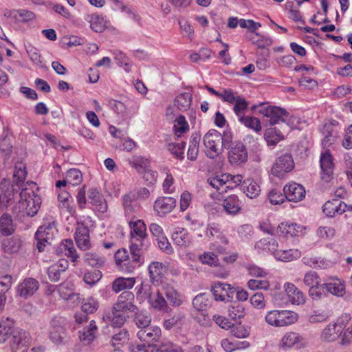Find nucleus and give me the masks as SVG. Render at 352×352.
I'll return each mask as SVG.
<instances>
[{"label":"nucleus","mask_w":352,"mask_h":352,"mask_svg":"<svg viewBox=\"0 0 352 352\" xmlns=\"http://www.w3.org/2000/svg\"><path fill=\"white\" fill-rule=\"evenodd\" d=\"M162 288L168 306L179 307L184 304V296L173 285L166 283L162 285Z\"/></svg>","instance_id":"ddd939ff"},{"label":"nucleus","mask_w":352,"mask_h":352,"mask_svg":"<svg viewBox=\"0 0 352 352\" xmlns=\"http://www.w3.org/2000/svg\"><path fill=\"white\" fill-rule=\"evenodd\" d=\"M239 121L242 123L245 126L251 129L255 132H259L261 131L262 126L260 120L258 118L254 116H241L239 118Z\"/></svg>","instance_id":"8fccbe9b"},{"label":"nucleus","mask_w":352,"mask_h":352,"mask_svg":"<svg viewBox=\"0 0 352 352\" xmlns=\"http://www.w3.org/2000/svg\"><path fill=\"white\" fill-rule=\"evenodd\" d=\"M248 287L251 290H267L270 287V283L266 279H251L248 282Z\"/></svg>","instance_id":"e2e57ef3"},{"label":"nucleus","mask_w":352,"mask_h":352,"mask_svg":"<svg viewBox=\"0 0 352 352\" xmlns=\"http://www.w3.org/2000/svg\"><path fill=\"white\" fill-rule=\"evenodd\" d=\"M3 15L6 18L10 19L15 23H27L35 19L34 12L25 9H5Z\"/></svg>","instance_id":"a211bd4d"},{"label":"nucleus","mask_w":352,"mask_h":352,"mask_svg":"<svg viewBox=\"0 0 352 352\" xmlns=\"http://www.w3.org/2000/svg\"><path fill=\"white\" fill-rule=\"evenodd\" d=\"M146 294L148 295V301L151 308L158 311H168L169 309L168 304L167 303L166 298L159 291L151 292L149 289Z\"/></svg>","instance_id":"4be33fe9"},{"label":"nucleus","mask_w":352,"mask_h":352,"mask_svg":"<svg viewBox=\"0 0 352 352\" xmlns=\"http://www.w3.org/2000/svg\"><path fill=\"white\" fill-rule=\"evenodd\" d=\"M59 206L62 210H65L70 216L75 217L76 211L75 206L72 201V197L67 192H64L58 195Z\"/></svg>","instance_id":"72a5a7b5"},{"label":"nucleus","mask_w":352,"mask_h":352,"mask_svg":"<svg viewBox=\"0 0 352 352\" xmlns=\"http://www.w3.org/2000/svg\"><path fill=\"white\" fill-rule=\"evenodd\" d=\"M192 96L189 92H183L178 94L175 100L174 104L181 111L190 109L192 104Z\"/></svg>","instance_id":"58836bf2"},{"label":"nucleus","mask_w":352,"mask_h":352,"mask_svg":"<svg viewBox=\"0 0 352 352\" xmlns=\"http://www.w3.org/2000/svg\"><path fill=\"white\" fill-rule=\"evenodd\" d=\"M221 206L223 210L229 215H236L242 210V203L236 195L226 197L223 200Z\"/></svg>","instance_id":"5701e85b"},{"label":"nucleus","mask_w":352,"mask_h":352,"mask_svg":"<svg viewBox=\"0 0 352 352\" xmlns=\"http://www.w3.org/2000/svg\"><path fill=\"white\" fill-rule=\"evenodd\" d=\"M97 329L96 322L91 320L88 327L83 329L82 331L80 333V340L85 342H90L95 338V333Z\"/></svg>","instance_id":"09e8293b"},{"label":"nucleus","mask_w":352,"mask_h":352,"mask_svg":"<svg viewBox=\"0 0 352 352\" xmlns=\"http://www.w3.org/2000/svg\"><path fill=\"white\" fill-rule=\"evenodd\" d=\"M172 239L176 245L182 248L188 247L192 243L190 233L184 228L176 230L172 235Z\"/></svg>","instance_id":"2f4dec72"},{"label":"nucleus","mask_w":352,"mask_h":352,"mask_svg":"<svg viewBox=\"0 0 352 352\" xmlns=\"http://www.w3.org/2000/svg\"><path fill=\"white\" fill-rule=\"evenodd\" d=\"M27 176L26 166L23 162L15 164L14 177L19 182H24Z\"/></svg>","instance_id":"0e129e2a"},{"label":"nucleus","mask_w":352,"mask_h":352,"mask_svg":"<svg viewBox=\"0 0 352 352\" xmlns=\"http://www.w3.org/2000/svg\"><path fill=\"white\" fill-rule=\"evenodd\" d=\"M320 166V179L325 183L330 182L333 179L335 163L333 157L329 151L321 153Z\"/></svg>","instance_id":"1a4fd4ad"},{"label":"nucleus","mask_w":352,"mask_h":352,"mask_svg":"<svg viewBox=\"0 0 352 352\" xmlns=\"http://www.w3.org/2000/svg\"><path fill=\"white\" fill-rule=\"evenodd\" d=\"M349 320L347 316L341 315L334 322L328 324L321 331V340L327 342H333L340 338V333Z\"/></svg>","instance_id":"0eeeda50"},{"label":"nucleus","mask_w":352,"mask_h":352,"mask_svg":"<svg viewBox=\"0 0 352 352\" xmlns=\"http://www.w3.org/2000/svg\"><path fill=\"white\" fill-rule=\"evenodd\" d=\"M176 200L170 197H161L154 203V210L159 216H164L170 212L175 207Z\"/></svg>","instance_id":"aec40b11"},{"label":"nucleus","mask_w":352,"mask_h":352,"mask_svg":"<svg viewBox=\"0 0 352 352\" xmlns=\"http://www.w3.org/2000/svg\"><path fill=\"white\" fill-rule=\"evenodd\" d=\"M135 296L132 292H123L118 298L109 316L113 325H123L130 314L136 313L138 307L134 304Z\"/></svg>","instance_id":"f03ea898"},{"label":"nucleus","mask_w":352,"mask_h":352,"mask_svg":"<svg viewBox=\"0 0 352 352\" xmlns=\"http://www.w3.org/2000/svg\"><path fill=\"white\" fill-rule=\"evenodd\" d=\"M303 231V228L289 222L280 223L276 229V235L282 237H289L296 236L298 233Z\"/></svg>","instance_id":"393cba45"},{"label":"nucleus","mask_w":352,"mask_h":352,"mask_svg":"<svg viewBox=\"0 0 352 352\" xmlns=\"http://www.w3.org/2000/svg\"><path fill=\"white\" fill-rule=\"evenodd\" d=\"M346 204L340 199H334L327 201L322 208L323 212L329 217H333L344 212Z\"/></svg>","instance_id":"cd10ccee"},{"label":"nucleus","mask_w":352,"mask_h":352,"mask_svg":"<svg viewBox=\"0 0 352 352\" xmlns=\"http://www.w3.org/2000/svg\"><path fill=\"white\" fill-rule=\"evenodd\" d=\"M84 259L86 263L92 267H100L104 263V258L96 253L87 252L84 256Z\"/></svg>","instance_id":"13d9d810"},{"label":"nucleus","mask_w":352,"mask_h":352,"mask_svg":"<svg viewBox=\"0 0 352 352\" xmlns=\"http://www.w3.org/2000/svg\"><path fill=\"white\" fill-rule=\"evenodd\" d=\"M199 258L201 263L205 265L217 266L219 264V258L213 252H204L203 254L199 256Z\"/></svg>","instance_id":"680f3d73"},{"label":"nucleus","mask_w":352,"mask_h":352,"mask_svg":"<svg viewBox=\"0 0 352 352\" xmlns=\"http://www.w3.org/2000/svg\"><path fill=\"white\" fill-rule=\"evenodd\" d=\"M56 232L57 230L54 223L45 224L38 228L36 232V239L39 252L43 251L46 244L50 243Z\"/></svg>","instance_id":"9b49d317"},{"label":"nucleus","mask_w":352,"mask_h":352,"mask_svg":"<svg viewBox=\"0 0 352 352\" xmlns=\"http://www.w3.org/2000/svg\"><path fill=\"white\" fill-rule=\"evenodd\" d=\"M50 338L55 344H61L65 337V331L62 326L57 321L52 322L49 330Z\"/></svg>","instance_id":"4c0bfd02"},{"label":"nucleus","mask_w":352,"mask_h":352,"mask_svg":"<svg viewBox=\"0 0 352 352\" xmlns=\"http://www.w3.org/2000/svg\"><path fill=\"white\" fill-rule=\"evenodd\" d=\"M248 155L245 146L237 142L229 149L228 161L233 166H241L248 161Z\"/></svg>","instance_id":"f8f14e48"},{"label":"nucleus","mask_w":352,"mask_h":352,"mask_svg":"<svg viewBox=\"0 0 352 352\" xmlns=\"http://www.w3.org/2000/svg\"><path fill=\"white\" fill-rule=\"evenodd\" d=\"M252 109L268 119L270 124L274 125L287 120L289 113L283 108L270 105L267 102H261L252 107Z\"/></svg>","instance_id":"39448f33"},{"label":"nucleus","mask_w":352,"mask_h":352,"mask_svg":"<svg viewBox=\"0 0 352 352\" xmlns=\"http://www.w3.org/2000/svg\"><path fill=\"white\" fill-rule=\"evenodd\" d=\"M163 174L164 175V181L162 182V189L165 193H172L174 192L173 184L175 182L173 175L167 168L164 169Z\"/></svg>","instance_id":"4d7b16f0"},{"label":"nucleus","mask_w":352,"mask_h":352,"mask_svg":"<svg viewBox=\"0 0 352 352\" xmlns=\"http://www.w3.org/2000/svg\"><path fill=\"white\" fill-rule=\"evenodd\" d=\"M284 290L292 305H299L305 303V295L294 284L290 283H285L284 285Z\"/></svg>","instance_id":"bb28decb"},{"label":"nucleus","mask_w":352,"mask_h":352,"mask_svg":"<svg viewBox=\"0 0 352 352\" xmlns=\"http://www.w3.org/2000/svg\"><path fill=\"white\" fill-rule=\"evenodd\" d=\"M68 267V262L65 259H60L52 264L47 269L49 278L56 282L60 279V273L65 272Z\"/></svg>","instance_id":"7c9ffc66"},{"label":"nucleus","mask_w":352,"mask_h":352,"mask_svg":"<svg viewBox=\"0 0 352 352\" xmlns=\"http://www.w3.org/2000/svg\"><path fill=\"white\" fill-rule=\"evenodd\" d=\"M299 319L298 313L287 309H272L266 312L265 322L276 328L286 327L294 324Z\"/></svg>","instance_id":"20e7f679"},{"label":"nucleus","mask_w":352,"mask_h":352,"mask_svg":"<svg viewBox=\"0 0 352 352\" xmlns=\"http://www.w3.org/2000/svg\"><path fill=\"white\" fill-rule=\"evenodd\" d=\"M131 165L133 166L138 171H140V168L144 167L143 177L145 180L150 183L154 182L157 179V173L150 168H147L148 161L143 157H136L130 162Z\"/></svg>","instance_id":"b1692460"},{"label":"nucleus","mask_w":352,"mask_h":352,"mask_svg":"<svg viewBox=\"0 0 352 352\" xmlns=\"http://www.w3.org/2000/svg\"><path fill=\"white\" fill-rule=\"evenodd\" d=\"M329 318V313L325 309H317L308 316V321L311 324L326 322Z\"/></svg>","instance_id":"49530a36"},{"label":"nucleus","mask_w":352,"mask_h":352,"mask_svg":"<svg viewBox=\"0 0 352 352\" xmlns=\"http://www.w3.org/2000/svg\"><path fill=\"white\" fill-rule=\"evenodd\" d=\"M294 168V162L291 155L285 154L277 157L271 168V173L277 177H283Z\"/></svg>","instance_id":"9d476101"},{"label":"nucleus","mask_w":352,"mask_h":352,"mask_svg":"<svg viewBox=\"0 0 352 352\" xmlns=\"http://www.w3.org/2000/svg\"><path fill=\"white\" fill-rule=\"evenodd\" d=\"M335 123L325 124L323 128L322 133L324 134V139L322 142V145L324 147H329L331 145L337 138V133L333 130V126L336 125Z\"/></svg>","instance_id":"37998d69"},{"label":"nucleus","mask_w":352,"mask_h":352,"mask_svg":"<svg viewBox=\"0 0 352 352\" xmlns=\"http://www.w3.org/2000/svg\"><path fill=\"white\" fill-rule=\"evenodd\" d=\"M321 287H324L331 294L338 297H342L346 294L345 282L336 276L329 277L327 282L322 284Z\"/></svg>","instance_id":"f3484780"},{"label":"nucleus","mask_w":352,"mask_h":352,"mask_svg":"<svg viewBox=\"0 0 352 352\" xmlns=\"http://www.w3.org/2000/svg\"><path fill=\"white\" fill-rule=\"evenodd\" d=\"M60 253L70 257L73 262H76L78 258L74 248L73 241L70 239L64 240L58 246Z\"/></svg>","instance_id":"79ce46f5"},{"label":"nucleus","mask_w":352,"mask_h":352,"mask_svg":"<svg viewBox=\"0 0 352 352\" xmlns=\"http://www.w3.org/2000/svg\"><path fill=\"white\" fill-rule=\"evenodd\" d=\"M306 346L307 342L304 337L298 332L293 331L285 333L278 343V347L283 350L292 348L301 349Z\"/></svg>","instance_id":"6e6552de"},{"label":"nucleus","mask_w":352,"mask_h":352,"mask_svg":"<svg viewBox=\"0 0 352 352\" xmlns=\"http://www.w3.org/2000/svg\"><path fill=\"white\" fill-rule=\"evenodd\" d=\"M249 39L253 44L257 45L260 48H264L265 47L270 46L272 43V38L262 36L257 32L254 35L250 36Z\"/></svg>","instance_id":"052dcab7"},{"label":"nucleus","mask_w":352,"mask_h":352,"mask_svg":"<svg viewBox=\"0 0 352 352\" xmlns=\"http://www.w3.org/2000/svg\"><path fill=\"white\" fill-rule=\"evenodd\" d=\"M38 282L32 278H29L25 279L17 287V293L21 297L28 298L32 296L38 289Z\"/></svg>","instance_id":"a878e982"},{"label":"nucleus","mask_w":352,"mask_h":352,"mask_svg":"<svg viewBox=\"0 0 352 352\" xmlns=\"http://www.w3.org/2000/svg\"><path fill=\"white\" fill-rule=\"evenodd\" d=\"M131 229L130 235L132 239H143L146 236V226L140 219H132L129 223Z\"/></svg>","instance_id":"c756f323"},{"label":"nucleus","mask_w":352,"mask_h":352,"mask_svg":"<svg viewBox=\"0 0 352 352\" xmlns=\"http://www.w3.org/2000/svg\"><path fill=\"white\" fill-rule=\"evenodd\" d=\"M89 199L96 209L100 212H104L107 210V204L104 199L102 195L96 189H91L89 191Z\"/></svg>","instance_id":"473e14b6"},{"label":"nucleus","mask_w":352,"mask_h":352,"mask_svg":"<svg viewBox=\"0 0 352 352\" xmlns=\"http://www.w3.org/2000/svg\"><path fill=\"white\" fill-rule=\"evenodd\" d=\"M66 179L69 184L76 186L82 182V175L78 169L72 168L67 171Z\"/></svg>","instance_id":"bf43d9fd"},{"label":"nucleus","mask_w":352,"mask_h":352,"mask_svg":"<svg viewBox=\"0 0 352 352\" xmlns=\"http://www.w3.org/2000/svg\"><path fill=\"white\" fill-rule=\"evenodd\" d=\"M221 346L226 352H232L234 350L246 349L250 344L246 341L235 342L229 338H225L221 341Z\"/></svg>","instance_id":"a18cd8bd"},{"label":"nucleus","mask_w":352,"mask_h":352,"mask_svg":"<svg viewBox=\"0 0 352 352\" xmlns=\"http://www.w3.org/2000/svg\"><path fill=\"white\" fill-rule=\"evenodd\" d=\"M151 318L148 314H144L142 312L136 313L135 322L139 328L144 329L148 327L151 323Z\"/></svg>","instance_id":"69168bd1"},{"label":"nucleus","mask_w":352,"mask_h":352,"mask_svg":"<svg viewBox=\"0 0 352 352\" xmlns=\"http://www.w3.org/2000/svg\"><path fill=\"white\" fill-rule=\"evenodd\" d=\"M150 280L152 283L160 285H163V279L167 272V267L162 263L153 261L148 266Z\"/></svg>","instance_id":"4468645a"},{"label":"nucleus","mask_w":352,"mask_h":352,"mask_svg":"<svg viewBox=\"0 0 352 352\" xmlns=\"http://www.w3.org/2000/svg\"><path fill=\"white\" fill-rule=\"evenodd\" d=\"M173 130L175 134L179 137L189 130V125L184 116H179L175 119Z\"/></svg>","instance_id":"5fc2aeb1"},{"label":"nucleus","mask_w":352,"mask_h":352,"mask_svg":"<svg viewBox=\"0 0 352 352\" xmlns=\"http://www.w3.org/2000/svg\"><path fill=\"white\" fill-rule=\"evenodd\" d=\"M317 237L322 240H330L336 235V230L330 226H321L316 231Z\"/></svg>","instance_id":"6e6d98bb"},{"label":"nucleus","mask_w":352,"mask_h":352,"mask_svg":"<svg viewBox=\"0 0 352 352\" xmlns=\"http://www.w3.org/2000/svg\"><path fill=\"white\" fill-rule=\"evenodd\" d=\"M136 283L135 278L133 277H119L114 280L112 283V290L116 293L126 289H130L133 287Z\"/></svg>","instance_id":"c9c22d12"},{"label":"nucleus","mask_w":352,"mask_h":352,"mask_svg":"<svg viewBox=\"0 0 352 352\" xmlns=\"http://www.w3.org/2000/svg\"><path fill=\"white\" fill-rule=\"evenodd\" d=\"M285 198L289 201L298 202L305 197V188L297 183L292 182L286 185L283 189Z\"/></svg>","instance_id":"6ab92c4d"},{"label":"nucleus","mask_w":352,"mask_h":352,"mask_svg":"<svg viewBox=\"0 0 352 352\" xmlns=\"http://www.w3.org/2000/svg\"><path fill=\"white\" fill-rule=\"evenodd\" d=\"M233 139L230 131H225L223 134L216 130L209 131L204 137V144L206 155L214 159L221 155L223 147L229 145Z\"/></svg>","instance_id":"7ed1b4c3"},{"label":"nucleus","mask_w":352,"mask_h":352,"mask_svg":"<svg viewBox=\"0 0 352 352\" xmlns=\"http://www.w3.org/2000/svg\"><path fill=\"white\" fill-rule=\"evenodd\" d=\"M342 316H347L349 318L340 333V345L347 346L352 343V317L349 314H343Z\"/></svg>","instance_id":"a19ab883"},{"label":"nucleus","mask_w":352,"mask_h":352,"mask_svg":"<svg viewBox=\"0 0 352 352\" xmlns=\"http://www.w3.org/2000/svg\"><path fill=\"white\" fill-rule=\"evenodd\" d=\"M75 240L78 247L82 250H87L91 248L89 228L82 223H78Z\"/></svg>","instance_id":"412c9836"},{"label":"nucleus","mask_w":352,"mask_h":352,"mask_svg":"<svg viewBox=\"0 0 352 352\" xmlns=\"http://www.w3.org/2000/svg\"><path fill=\"white\" fill-rule=\"evenodd\" d=\"M14 230L12 220L8 215H3L0 218V232L3 235H10Z\"/></svg>","instance_id":"864d4df0"},{"label":"nucleus","mask_w":352,"mask_h":352,"mask_svg":"<svg viewBox=\"0 0 352 352\" xmlns=\"http://www.w3.org/2000/svg\"><path fill=\"white\" fill-rule=\"evenodd\" d=\"M99 307L98 302L93 298H89L84 301L81 309L86 314H93Z\"/></svg>","instance_id":"774afa93"},{"label":"nucleus","mask_w":352,"mask_h":352,"mask_svg":"<svg viewBox=\"0 0 352 352\" xmlns=\"http://www.w3.org/2000/svg\"><path fill=\"white\" fill-rule=\"evenodd\" d=\"M239 25L241 28L248 30L252 33H256L255 31L261 27L259 22H256L252 19H241L239 21Z\"/></svg>","instance_id":"338daca9"},{"label":"nucleus","mask_w":352,"mask_h":352,"mask_svg":"<svg viewBox=\"0 0 352 352\" xmlns=\"http://www.w3.org/2000/svg\"><path fill=\"white\" fill-rule=\"evenodd\" d=\"M36 184L28 182L21 189L20 199L16 204L14 210L22 217H34L36 215L41 205V198L35 192Z\"/></svg>","instance_id":"f257e3e1"},{"label":"nucleus","mask_w":352,"mask_h":352,"mask_svg":"<svg viewBox=\"0 0 352 352\" xmlns=\"http://www.w3.org/2000/svg\"><path fill=\"white\" fill-rule=\"evenodd\" d=\"M242 179L241 175H232L229 173H222L208 179V182L212 188L220 193H224L228 190L238 186L241 183Z\"/></svg>","instance_id":"423d86ee"},{"label":"nucleus","mask_w":352,"mask_h":352,"mask_svg":"<svg viewBox=\"0 0 352 352\" xmlns=\"http://www.w3.org/2000/svg\"><path fill=\"white\" fill-rule=\"evenodd\" d=\"M32 343V338L29 333L20 331L13 336L12 344V352H28Z\"/></svg>","instance_id":"2eb2a0df"},{"label":"nucleus","mask_w":352,"mask_h":352,"mask_svg":"<svg viewBox=\"0 0 352 352\" xmlns=\"http://www.w3.org/2000/svg\"><path fill=\"white\" fill-rule=\"evenodd\" d=\"M87 19L90 23L91 30L96 32H102L107 27L104 19L98 15H88Z\"/></svg>","instance_id":"de8ad7c7"},{"label":"nucleus","mask_w":352,"mask_h":352,"mask_svg":"<svg viewBox=\"0 0 352 352\" xmlns=\"http://www.w3.org/2000/svg\"><path fill=\"white\" fill-rule=\"evenodd\" d=\"M276 248H278V243L274 239H263L255 245V248L258 252H270L273 254Z\"/></svg>","instance_id":"c03bdc74"},{"label":"nucleus","mask_w":352,"mask_h":352,"mask_svg":"<svg viewBox=\"0 0 352 352\" xmlns=\"http://www.w3.org/2000/svg\"><path fill=\"white\" fill-rule=\"evenodd\" d=\"M212 293L217 301H226L233 296L234 289L230 284L215 283L212 287Z\"/></svg>","instance_id":"dca6fc26"},{"label":"nucleus","mask_w":352,"mask_h":352,"mask_svg":"<svg viewBox=\"0 0 352 352\" xmlns=\"http://www.w3.org/2000/svg\"><path fill=\"white\" fill-rule=\"evenodd\" d=\"M274 256L278 261L289 262L300 257V252L297 249L278 250L276 248Z\"/></svg>","instance_id":"ea45409f"},{"label":"nucleus","mask_w":352,"mask_h":352,"mask_svg":"<svg viewBox=\"0 0 352 352\" xmlns=\"http://www.w3.org/2000/svg\"><path fill=\"white\" fill-rule=\"evenodd\" d=\"M12 329L13 322L8 318L0 322V344L7 340L12 332Z\"/></svg>","instance_id":"603ef678"},{"label":"nucleus","mask_w":352,"mask_h":352,"mask_svg":"<svg viewBox=\"0 0 352 352\" xmlns=\"http://www.w3.org/2000/svg\"><path fill=\"white\" fill-rule=\"evenodd\" d=\"M264 139L270 146H274L285 139L284 135L277 128L272 127L266 129Z\"/></svg>","instance_id":"f704fd0d"},{"label":"nucleus","mask_w":352,"mask_h":352,"mask_svg":"<svg viewBox=\"0 0 352 352\" xmlns=\"http://www.w3.org/2000/svg\"><path fill=\"white\" fill-rule=\"evenodd\" d=\"M241 188L247 197L253 199L259 195L260 186L252 179L248 178L242 184Z\"/></svg>","instance_id":"e433bc0d"},{"label":"nucleus","mask_w":352,"mask_h":352,"mask_svg":"<svg viewBox=\"0 0 352 352\" xmlns=\"http://www.w3.org/2000/svg\"><path fill=\"white\" fill-rule=\"evenodd\" d=\"M228 312L229 317L236 320L245 315V308L242 304L235 302L229 307Z\"/></svg>","instance_id":"3c124183"},{"label":"nucleus","mask_w":352,"mask_h":352,"mask_svg":"<svg viewBox=\"0 0 352 352\" xmlns=\"http://www.w3.org/2000/svg\"><path fill=\"white\" fill-rule=\"evenodd\" d=\"M137 336L140 340L151 344L159 340L161 336V329L158 327H146L140 330Z\"/></svg>","instance_id":"c85d7f7f"}]
</instances>
